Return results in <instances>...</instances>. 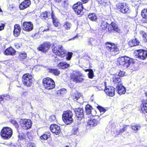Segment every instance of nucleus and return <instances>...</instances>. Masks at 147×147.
<instances>
[{"label":"nucleus","instance_id":"58","mask_svg":"<svg viewBox=\"0 0 147 147\" xmlns=\"http://www.w3.org/2000/svg\"><path fill=\"white\" fill-rule=\"evenodd\" d=\"M56 2L59 3L61 1V0H55Z\"/></svg>","mask_w":147,"mask_h":147},{"label":"nucleus","instance_id":"62","mask_svg":"<svg viewBox=\"0 0 147 147\" xmlns=\"http://www.w3.org/2000/svg\"><path fill=\"white\" fill-rule=\"evenodd\" d=\"M146 96H147V92H146Z\"/></svg>","mask_w":147,"mask_h":147},{"label":"nucleus","instance_id":"55","mask_svg":"<svg viewBox=\"0 0 147 147\" xmlns=\"http://www.w3.org/2000/svg\"><path fill=\"white\" fill-rule=\"evenodd\" d=\"M49 30V27H48L47 28H46L44 30H43L44 31H48Z\"/></svg>","mask_w":147,"mask_h":147},{"label":"nucleus","instance_id":"26","mask_svg":"<svg viewBox=\"0 0 147 147\" xmlns=\"http://www.w3.org/2000/svg\"><path fill=\"white\" fill-rule=\"evenodd\" d=\"M16 53V51L11 47L7 49L4 52V54L6 55H14Z\"/></svg>","mask_w":147,"mask_h":147},{"label":"nucleus","instance_id":"14","mask_svg":"<svg viewBox=\"0 0 147 147\" xmlns=\"http://www.w3.org/2000/svg\"><path fill=\"white\" fill-rule=\"evenodd\" d=\"M74 111L78 119H81L83 117L84 115V110L82 108L79 107L75 109L74 110Z\"/></svg>","mask_w":147,"mask_h":147},{"label":"nucleus","instance_id":"61","mask_svg":"<svg viewBox=\"0 0 147 147\" xmlns=\"http://www.w3.org/2000/svg\"><path fill=\"white\" fill-rule=\"evenodd\" d=\"M62 90H65V89L64 88L63 89H62Z\"/></svg>","mask_w":147,"mask_h":147},{"label":"nucleus","instance_id":"35","mask_svg":"<svg viewBox=\"0 0 147 147\" xmlns=\"http://www.w3.org/2000/svg\"><path fill=\"white\" fill-rule=\"evenodd\" d=\"M72 26L71 24L68 22H65L63 25V27L64 28L67 30H69L70 29Z\"/></svg>","mask_w":147,"mask_h":147},{"label":"nucleus","instance_id":"44","mask_svg":"<svg viewBox=\"0 0 147 147\" xmlns=\"http://www.w3.org/2000/svg\"><path fill=\"white\" fill-rule=\"evenodd\" d=\"M94 40V39L93 38H90L88 40L89 45H92L93 42Z\"/></svg>","mask_w":147,"mask_h":147},{"label":"nucleus","instance_id":"8","mask_svg":"<svg viewBox=\"0 0 147 147\" xmlns=\"http://www.w3.org/2000/svg\"><path fill=\"white\" fill-rule=\"evenodd\" d=\"M20 122L21 127L24 129H28L32 127V121L29 119H21Z\"/></svg>","mask_w":147,"mask_h":147},{"label":"nucleus","instance_id":"56","mask_svg":"<svg viewBox=\"0 0 147 147\" xmlns=\"http://www.w3.org/2000/svg\"><path fill=\"white\" fill-rule=\"evenodd\" d=\"M82 0V1L83 3H86L88 1V0Z\"/></svg>","mask_w":147,"mask_h":147},{"label":"nucleus","instance_id":"32","mask_svg":"<svg viewBox=\"0 0 147 147\" xmlns=\"http://www.w3.org/2000/svg\"><path fill=\"white\" fill-rule=\"evenodd\" d=\"M57 66L59 68L65 69L69 67V64L65 62H61L58 64Z\"/></svg>","mask_w":147,"mask_h":147},{"label":"nucleus","instance_id":"5","mask_svg":"<svg viewBox=\"0 0 147 147\" xmlns=\"http://www.w3.org/2000/svg\"><path fill=\"white\" fill-rule=\"evenodd\" d=\"M105 47L107 50L113 55L117 54L119 51V49L113 43L106 42L105 43Z\"/></svg>","mask_w":147,"mask_h":147},{"label":"nucleus","instance_id":"29","mask_svg":"<svg viewBox=\"0 0 147 147\" xmlns=\"http://www.w3.org/2000/svg\"><path fill=\"white\" fill-rule=\"evenodd\" d=\"M139 41L136 38L129 41L128 44L131 47L136 46L139 45Z\"/></svg>","mask_w":147,"mask_h":147},{"label":"nucleus","instance_id":"7","mask_svg":"<svg viewBox=\"0 0 147 147\" xmlns=\"http://www.w3.org/2000/svg\"><path fill=\"white\" fill-rule=\"evenodd\" d=\"M32 82V77L29 74L23 75L22 78V82L23 84L27 87L31 86Z\"/></svg>","mask_w":147,"mask_h":147},{"label":"nucleus","instance_id":"15","mask_svg":"<svg viewBox=\"0 0 147 147\" xmlns=\"http://www.w3.org/2000/svg\"><path fill=\"white\" fill-rule=\"evenodd\" d=\"M50 47V43L46 42L41 45L38 48V49L42 52H45L49 49Z\"/></svg>","mask_w":147,"mask_h":147},{"label":"nucleus","instance_id":"27","mask_svg":"<svg viewBox=\"0 0 147 147\" xmlns=\"http://www.w3.org/2000/svg\"><path fill=\"white\" fill-rule=\"evenodd\" d=\"M71 97L74 100H77L82 97V94L78 92L75 91L72 93Z\"/></svg>","mask_w":147,"mask_h":147},{"label":"nucleus","instance_id":"48","mask_svg":"<svg viewBox=\"0 0 147 147\" xmlns=\"http://www.w3.org/2000/svg\"><path fill=\"white\" fill-rule=\"evenodd\" d=\"M55 117L54 115H52L49 117V119L51 121H54L55 120Z\"/></svg>","mask_w":147,"mask_h":147},{"label":"nucleus","instance_id":"40","mask_svg":"<svg viewBox=\"0 0 147 147\" xmlns=\"http://www.w3.org/2000/svg\"><path fill=\"white\" fill-rule=\"evenodd\" d=\"M49 136L50 134H49L48 135L44 134L40 137V138L42 140H46L47 139Z\"/></svg>","mask_w":147,"mask_h":147},{"label":"nucleus","instance_id":"34","mask_svg":"<svg viewBox=\"0 0 147 147\" xmlns=\"http://www.w3.org/2000/svg\"><path fill=\"white\" fill-rule=\"evenodd\" d=\"M88 18L91 20L96 21L97 19V16L94 13H92L88 15Z\"/></svg>","mask_w":147,"mask_h":147},{"label":"nucleus","instance_id":"9","mask_svg":"<svg viewBox=\"0 0 147 147\" xmlns=\"http://www.w3.org/2000/svg\"><path fill=\"white\" fill-rule=\"evenodd\" d=\"M117 7L119 11L124 13H127L130 12V8L125 3H121L117 5Z\"/></svg>","mask_w":147,"mask_h":147},{"label":"nucleus","instance_id":"22","mask_svg":"<svg viewBox=\"0 0 147 147\" xmlns=\"http://www.w3.org/2000/svg\"><path fill=\"white\" fill-rule=\"evenodd\" d=\"M21 28L19 24H16L14 26V30L13 31L14 36L16 37H18L20 32Z\"/></svg>","mask_w":147,"mask_h":147},{"label":"nucleus","instance_id":"10","mask_svg":"<svg viewBox=\"0 0 147 147\" xmlns=\"http://www.w3.org/2000/svg\"><path fill=\"white\" fill-rule=\"evenodd\" d=\"M72 81L76 83H80L82 82L84 78H82V74L81 73H78L77 74H73L71 76Z\"/></svg>","mask_w":147,"mask_h":147},{"label":"nucleus","instance_id":"1","mask_svg":"<svg viewBox=\"0 0 147 147\" xmlns=\"http://www.w3.org/2000/svg\"><path fill=\"white\" fill-rule=\"evenodd\" d=\"M117 61L120 65L123 66L125 68L128 67L133 63L132 60L126 56L119 57Z\"/></svg>","mask_w":147,"mask_h":147},{"label":"nucleus","instance_id":"31","mask_svg":"<svg viewBox=\"0 0 147 147\" xmlns=\"http://www.w3.org/2000/svg\"><path fill=\"white\" fill-rule=\"evenodd\" d=\"M48 71L55 76H58L60 74V71L57 69H48Z\"/></svg>","mask_w":147,"mask_h":147},{"label":"nucleus","instance_id":"59","mask_svg":"<svg viewBox=\"0 0 147 147\" xmlns=\"http://www.w3.org/2000/svg\"><path fill=\"white\" fill-rule=\"evenodd\" d=\"M28 138H29V139L30 140H31L32 139V137L31 136H30V137H28Z\"/></svg>","mask_w":147,"mask_h":147},{"label":"nucleus","instance_id":"24","mask_svg":"<svg viewBox=\"0 0 147 147\" xmlns=\"http://www.w3.org/2000/svg\"><path fill=\"white\" fill-rule=\"evenodd\" d=\"M141 110L144 113H147V100L144 99L142 101L141 105Z\"/></svg>","mask_w":147,"mask_h":147},{"label":"nucleus","instance_id":"63","mask_svg":"<svg viewBox=\"0 0 147 147\" xmlns=\"http://www.w3.org/2000/svg\"><path fill=\"white\" fill-rule=\"evenodd\" d=\"M65 147H69V146H67Z\"/></svg>","mask_w":147,"mask_h":147},{"label":"nucleus","instance_id":"12","mask_svg":"<svg viewBox=\"0 0 147 147\" xmlns=\"http://www.w3.org/2000/svg\"><path fill=\"white\" fill-rule=\"evenodd\" d=\"M138 53L136 55L137 57L142 60L145 59L147 58V51L141 49L138 51Z\"/></svg>","mask_w":147,"mask_h":147},{"label":"nucleus","instance_id":"23","mask_svg":"<svg viewBox=\"0 0 147 147\" xmlns=\"http://www.w3.org/2000/svg\"><path fill=\"white\" fill-rule=\"evenodd\" d=\"M51 13L49 11H46L42 13L40 15V18L43 20H46L48 18H51Z\"/></svg>","mask_w":147,"mask_h":147},{"label":"nucleus","instance_id":"19","mask_svg":"<svg viewBox=\"0 0 147 147\" xmlns=\"http://www.w3.org/2000/svg\"><path fill=\"white\" fill-rule=\"evenodd\" d=\"M113 84L115 86H118L122 84L121 79L118 76H114L112 78Z\"/></svg>","mask_w":147,"mask_h":147},{"label":"nucleus","instance_id":"25","mask_svg":"<svg viewBox=\"0 0 147 147\" xmlns=\"http://www.w3.org/2000/svg\"><path fill=\"white\" fill-rule=\"evenodd\" d=\"M116 88L117 89L118 93L120 95L124 94L126 92L125 88L123 86L122 84L117 86Z\"/></svg>","mask_w":147,"mask_h":147},{"label":"nucleus","instance_id":"53","mask_svg":"<svg viewBox=\"0 0 147 147\" xmlns=\"http://www.w3.org/2000/svg\"><path fill=\"white\" fill-rule=\"evenodd\" d=\"M143 37L147 41V33H145L143 35Z\"/></svg>","mask_w":147,"mask_h":147},{"label":"nucleus","instance_id":"30","mask_svg":"<svg viewBox=\"0 0 147 147\" xmlns=\"http://www.w3.org/2000/svg\"><path fill=\"white\" fill-rule=\"evenodd\" d=\"M51 17L52 19L53 22L54 26L56 27L58 26L59 24L58 20L56 18L53 11H52L51 13Z\"/></svg>","mask_w":147,"mask_h":147},{"label":"nucleus","instance_id":"46","mask_svg":"<svg viewBox=\"0 0 147 147\" xmlns=\"http://www.w3.org/2000/svg\"><path fill=\"white\" fill-rule=\"evenodd\" d=\"M3 98H5V99L7 100H9L11 98V96L7 94H4L3 95Z\"/></svg>","mask_w":147,"mask_h":147},{"label":"nucleus","instance_id":"18","mask_svg":"<svg viewBox=\"0 0 147 147\" xmlns=\"http://www.w3.org/2000/svg\"><path fill=\"white\" fill-rule=\"evenodd\" d=\"M96 1L101 6L105 8L110 7L111 5L109 0H96Z\"/></svg>","mask_w":147,"mask_h":147},{"label":"nucleus","instance_id":"38","mask_svg":"<svg viewBox=\"0 0 147 147\" xmlns=\"http://www.w3.org/2000/svg\"><path fill=\"white\" fill-rule=\"evenodd\" d=\"M27 56V54L25 52L21 53L19 54V58L21 60H22L24 59Z\"/></svg>","mask_w":147,"mask_h":147},{"label":"nucleus","instance_id":"20","mask_svg":"<svg viewBox=\"0 0 147 147\" xmlns=\"http://www.w3.org/2000/svg\"><path fill=\"white\" fill-rule=\"evenodd\" d=\"M31 4L30 0H25L21 3L19 7L21 10H23L29 6Z\"/></svg>","mask_w":147,"mask_h":147},{"label":"nucleus","instance_id":"33","mask_svg":"<svg viewBox=\"0 0 147 147\" xmlns=\"http://www.w3.org/2000/svg\"><path fill=\"white\" fill-rule=\"evenodd\" d=\"M86 112L87 114H90L91 113L92 110L93 109V108L92 107L89 105H87L85 107Z\"/></svg>","mask_w":147,"mask_h":147},{"label":"nucleus","instance_id":"13","mask_svg":"<svg viewBox=\"0 0 147 147\" xmlns=\"http://www.w3.org/2000/svg\"><path fill=\"white\" fill-rule=\"evenodd\" d=\"M105 92L109 96H113L115 94V89L113 87L110 86H105Z\"/></svg>","mask_w":147,"mask_h":147},{"label":"nucleus","instance_id":"45","mask_svg":"<svg viewBox=\"0 0 147 147\" xmlns=\"http://www.w3.org/2000/svg\"><path fill=\"white\" fill-rule=\"evenodd\" d=\"M11 123L15 126L16 127L18 128V125L16 121L15 120H13L11 121Z\"/></svg>","mask_w":147,"mask_h":147},{"label":"nucleus","instance_id":"16","mask_svg":"<svg viewBox=\"0 0 147 147\" xmlns=\"http://www.w3.org/2000/svg\"><path fill=\"white\" fill-rule=\"evenodd\" d=\"M23 28L26 31H30L33 29V24L30 22H25L23 24Z\"/></svg>","mask_w":147,"mask_h":147},{"label":"nucleus","instance_id":"28","mask_svg":"<svg viewBox=\"0 0 147 147\" xmlns=\"http://www.w3.org/2000/svg\"><path fill=\"white\" fill-rule=\"evenodd\" d=\"M110 27L111 28V30H109V28H108L109 31L111 30H113L117 32H119L120 31L119 29L118 28L117 25L114 22H112L111 24L109 25Z\"/></svg>","mask_w":147,"mask_h":147},{"label":"nucleus","instance_id":"37","mask_svg":"<svg viewBox=\"0 0 147 147\" xmlns=\"http://www.w3.org/2000/svg\"><path fill=\"white\" fill-rule=\"evenodd\" d=\"M108 24L106 22L102 21L101 24V27L103 30H105L107 28Z\"/></svg>","mask_w":147,"mask_h":147},{"label":"nucleus","instance_id":"50","mask_svg":"<svg viewBox=\"0 0 147 147\" xmlns=\"http://www.w3.org/2000/svg\"><path fill=\"white\" fill-rule=\"evenodd\" d=\"M5 25L4 24H1L0 25V31L3 30L4 28Z\"/></svg>","mask_w":147,"mask_h":147},{"label":"nucleus","instance_id":"36","mask_svg":"<svg viewBox=\"0 0 147 147\" xmlns=\"http://www.w3.org/2000/svg\"><path fill=\"white\" fill-rule=\"evenodd\" d=\"M141 15L143 18L147 19V8H144L142 10Z\"/></svg>","mask_w":147,"mask_h":147},{"label":"nucleus","instance_id":"43","mask_svg":"<svg viewBox=\"0 0 147 147\" xmlns=\"http://www.w3.org/2000/svg\"><path fill=\"white\" fill-rule=\"evenodd\" d=\"M72 54L73 53L71 52H68L66 57V59L67 60H70L72 57Z\"/></svg>","mask_w":147,"mask_h":147},{"label":"nucleus","instance_id":"6","mask_svg":"<svg viewBox=\"0 0 147 147\" xmlns=\"http://www.w3.org/2000/svg\"><path fill=\"white\" fill-rule=\"evenodd\" d=\"M53 52L57 55L63 57L66 54V51L61 45L54 47L52 49Z\"/></svg>","mask_w":147,"mask_h":147},{"label":"nucleus","instance_id":"42","mask_svg":"<svg viewBox=\"0 0 147 147\" xmlns=\"http://www.w3.org/2000/svg\"><path fill=\"white\" fill-rule=\"evenodd\" d=\"M88 75L89 78L91 79L93 78L94 77V72L92 69H90V70L88 74Z\"/></svg>","mask_w":147,"mask_h":147},{"label":"nucleus","instance_id":"49","mask_svg":"<svg viewBox=\"0 0 147 147\" xmlns=\"http://www.w3.org/2000/svg\"><path fill=\"white\" fill-rule=\"evenodd\" d=\"M125 74V72L122 71H120L118 74V76H123Z\"/></svg>","mask_w":147,"mask_h":147},{"label":"nucleus","instance_id":"57","mask_svg":"<svg viewBox=\"0 0 147 147\" xmlns=\"http://www.w3.org/2000/svg\"><path fill=\"white\" fill-rule=\"evenodd\" d=\"M78 38V35H76L75 36H74L72 39H74L75 38Z\"/></svg>","mask_w":147,"mask_h":147},{"label":"nucleus","instance_id":"41","mask_svg":"<svg viewBox=\"0 0 147 147\" xmlns=\"http://www.w3.org/2000/svg\"><path fill=\"white\" fill-rule=\"evenodd\" d=\"M73 134L76 135L79 134L78 128V127H75L73 129Z\"/></svg>","mask_w":147,"mask_h":147},{"label":"nucleus","instance_id":"3","mask_svg":"<svg viewBox=\"0 0 147 147\" xmlns=\"http://www.w3.org/2000/svg\"><path fill=\"white\" fill-rule=\"evenodd\" d=\"M73 115L71 111H65L62 115V119L65 123L69 124L72 123L73 121Z\"/></svg>","mask_w":147,"mask_h":147},{"label":"nucleus","instance_id":"39","mask_svg":"<svg viewBox=\"0 0 147 147\" xmlns=\"http://www.w3.org/2000/svg\"><path fill=\"white\" fill-rule=\"evenodd\" d=\"M131 127L132 129L136 132L140 128V126L138 125H132Z\"/></svg>","mask_w":147,"mask_h":147},{"label":"nucleus","instance_id":"54","mask_svg":"<svg viewBox=\"0 0 147 147\" xmlns=\"http://www.w3.org/2000/svg\"><path fill=\"white\" fill-rule=\"evenodd\" d=\"M3 95H0V102H1V101L3 100Z\"/></svg>","mask_w":147,"mask_h":147},{"label":"nucleus","instance_id":"17","mask_svg":"<svg viewBox=\"0 0 147 147\" xmlns=\"http://www.w3.org/2000/svg\"><path fill=\"white\" fill-rule=\"evenodd\" d=\"M51 131L56 135L59 134L61 132L60 127L55 124L51 125L50 127Z\"/></svg>","mask_w":147,"mask_h":147},{"label":"nucleus","instance_id":"4","mask_svg":"<svg viewBox=\"0 0 147 147\" xmlns=\"http://www.w3.org/2000/svg\"><path fill=\"white\" fill-rule=\"evenodd\" d=\"M43 86L47 90L52 89L55 86V84L53 80L49 78H44L42 81Z\"/></svg>","mask_w":147,"mask_h":147},{"label":"nucleus","instance_id":"47","mask_svg":"<svg viewBox=\"0 0 147 147\" xmlns=\"http://www.w3.org/2000/svg\"><path fill=\"white\" fill-rule=\"evenodd\" d=\"M98 109L99 110L100 112L101 113L102 112V113H104L106 111V110L104 108L101 107H98Z\"/></svg>","mask_w":147,"mask_h":147},{"label":"nucleus","instance_id":"51","mask_svg":"<svg viewBox=\"0 0 147 147\" xmlns=\"http://www.w3.org/2000/svg\"><path fill=\"white\" fill-rule=\"evenodd\" d=\"M27 147H35L33 143L29 142L28 144Z\"/></svg>","mask_w":147,"mask_h":147},{"label":"nucleus","instance_id":"2","mask_svg":"<svg viewBox=\"0 0 147 147\" xmlns=\"http://www.w3.org/2000/svg\"><path fill=\"white\" fill-rule=\"evenodd\" d=\"M13 131L12 129L8 127H4L1 130L0 135L2 138L5 140L9 139L12 136Z\"/></svg>","mask_w":147,"mask_h":147},{"label":"nucleus","instance_id":"11","mask_svg":"<svg viewBox=\"0 0 147 147\" xmlns=\"http://www.w3.org/2000/svg\"><path fill=\"white\" fill-rule=\"evenodd\" d=\"M73 8L75 13L77 14H80L83 9L82 4L80 2H79L74 5Z\"/></svg>","mask_w":147,"mask_h":147},{"label":"nucleus","instance_id":"52","mask_svg":"<svg viewBox=\"0 0 147 147\" xmlns=\"http://www.w3.org/2000/svg\"><path fill=\"white\" fill-rule=\"evenodd\" d=\"M126 126H127V125H126L123 128L120 130L119 131L120 133H122L126 130Z\"/></svg>","mask_w":147,"mask_h":147},{"label":"nucleus","instance_id":"21","mask_svg":"<svg viewBox=\"0 0 147 147\" xmlns=\"http://www.w3.org/2000/svg\"><path fill=\"white\" fill-rule=\"evenodd\" d=\"M99 119L96 120L95 119H89L88 120V124L90 127H94L99 123Z\"/></svg>","mask_w":147,"mask_h":147},{"label":"nucleus","instance_id":"60","mask_svg":"<svg viewBox=\"0 0 147 147\" xmlns=\"http://www.w3.org/2000/svg\"><path fill=\"white\" fill-rule=\"evenodd\" d=\"M90 70V69H86L85 71L86 72L87 71H88L89 72Z\"/></svg>","mask_w":147,"mask_h":147}]
</instances>
